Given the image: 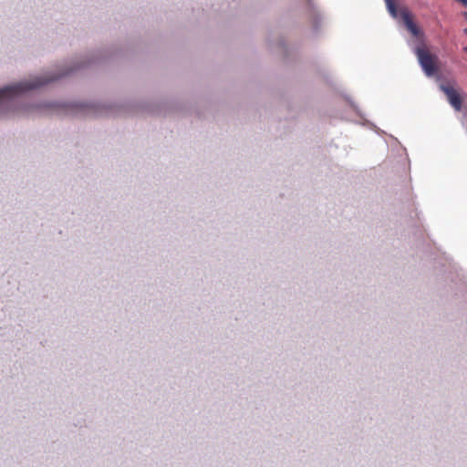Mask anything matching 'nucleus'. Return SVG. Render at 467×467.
I'll use <instances>...</instances> for the list:
<instances>
[{"label": "nucleus", "mask_w": 467, "mask_h": 467, "mask_svg": "<svg viewBox=\"0 0 467 467\" xmlns=\"http://www.w3.org/2000/svg\"><path fill=\"white\" fill-rule=\"evenodd\" d=\"M54 79L55 78H47L44 77H36L31 80L21 81L3 88L0 89V109L7 106L10 99L15 96L27 90L37 88Z\"/></svg>", "instance_id": "1"}, {"label": "nucleus", "mask_w": 467, "mask_h": 467, "mask_svg": "<svg viewBox=\"0 0 467 467\" xmlns=\"http://www.w3.org/2000/svg\"><path fill=\"white\" fill-rule=\"evenodd\" d=\"M415 54L419 64L427 77H432L439 72V57L435 54H432L426 46L422 45L417 47Z\"/></svg>", "instance_id": "2"}, {"label": "nucleus", "mask_w": 467, "mask_h": 467, "mask_svg": "<svg viewBox=\"0 0 467 467\" xmlns=\"http://www.w3.org/2000/svg\"><path fill=\"white\" fill-rule=\"evenodd\" d=\"M440 88L446 95L450 104L456 109H462V100L458 91L451 85L441 84Z\"/></svg>", "instance_id": "3"}, {"label": "nucleus", "mask_w": 467, "mask_h": 467, "mask_svg": "<svg viewBox=\"0 0 467 467\" xmlns=\"http://www.w3.org/2000/svg\"><path fill=\"white\" fill-rule=\"evenodd\" d=\"M402 20L407 27V29L414 36H418L420 33L417 25L413 22V19L408 10L401 11Z\"/></svg>", "instance_id": "4"}, {"label": "nucleus", "mask_w": 467, "mask_h": 467, "mask_svg": "<svg viewBox=\"0 0 467 467\" xmlns=\"http://www.w3.org/2000/svg\"><path fill=\"white\" fill-rule=\"evenodd\" d=\"M388 8V11L393 17L398 16V9L396 0H384Z\"/></svg>", "instance_id": "5"}, {"label": "nucleus", "mask_w": 467, "mask_h": 467, "mask_svg": "<svg viewBox=\"0 0 467 467\" xmlns=\"http://www.w3.org/2000/svg\"><path fill=\"white\" fill-rule=\"evenodd\" d=\"M463 50L467 53V47H465L463 48Z\"/></svg>", "instance_id": "6"}, {"label": "nucleus", "mask_w": 467, "mask_h": 467, "mask_svg": "<svg viewBox=\"0 0 467 467\" xmlns=\"http://www.w3.org/2000/svg\"><path fill=\"white\" fill-rule=\"evenodd\" d=\"M464 33H465V34H466V36H467V28L464 30Z\"/></svg>", "instance_id": "7"}]
</instances>
